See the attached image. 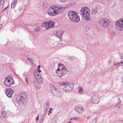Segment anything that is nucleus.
I'll list each match as a JSON object with an SVG mask.
<instances>
[{"instance_id":"1","label":"nucleus","mask_w":123,"mask_h":123,"mask_svg":"<svg viewBox=\"0 0 123 123\" xmlns=\"http://www.w3.org/2000/svg\"><path fill=\"white\" fill-rule=\"evenodd\" d=\"M65 9V7L57 6L50 7L47 10V12L49 15L53 16L62 12Z\"/></svg>"},{"instance_id":"2","label":"nucleus","mask_w":123,"mask_h":123,"mask_svg":"<svg viewBox=\"0 0 123 123\" xmlns=\"http://www.w3.org/2000/svg\"><path fill=\"white\" fill-rule=\"evenodd\" d=\"M68 16L71 21L74 22H78L80 20L78 13L74 11H70L68 12Z\"/></svg>"},{"instance_id":"3","label":"nucleus","mask_w":123,"mask_h":123,"mask_svg":"<svg viewBox=\"0 0 123 123\" xmlns=\"http://www.w3.org/2000/svg\"><path fill=\"white\" fill-rule=\"evenodd\" d=\"M27 94L24 92L18 95L16 101L17 103L19 105H21L25 102L27 99Z\"/></svg>"},{"instance_id":"4","label":"nucleus","mask_w":123,"mask_h":123,"mask_svg":"<svg viewBox=\"0 0 123 123\" xmlns=\"http://www.w3.org/2000/svg\"><path fill=\"white\" fill-rule=\"evenodd\" d=\"M90 10L87 7H82L80 10V14L86 20L88 21L90 19Z\"/></svg>"},{"instance_id":"5","label":"nucleus","mask_w":123,"mask_h":123,"mask_svg":"<svg viewBox=\"0 0 123 123\" xmlns=\"http://www.w3.org/2000/svg\"><path fill=\"white\" fill-rule=\"evenodd\" d=\"M41 71L39 68H37V71L35 70L34 71V75L36 81L38 83L41 84L43 83V81L39 73L41 72Z\"/></svg>"},{"instance_id":"6","label":"nucleus","mask_w":123,"mask_h":123,"mask_svg":"<svg viewBox=\"0 0 123 123\" xmlns=\"http://www.w3.org/2000/svg\"><path fill=\"white\" fill-rule=\"evenodd\" d=\"M56 73L59 77H62L64 75L68 74V71L67 68L65 66L60 69V68H58L56 71Z\"/></svg>"},{"instance_id":"7","label":"nucleus","mask_w":123,"mask_h":123,"mask_svg":"<svg viewBox=\"0 0 123 123\" xmlns=\"http://www.w3.org/2000/svg\"><path fill=\"white\" fill-rule=\"evenodd\" d=\"M110 23V21L106 18L101 19L98 22L99 24L105 28H107L109 26Z\"/></svg>"},{"instance_id":"8","label":"nucleus","mask_w":123,"mask_h":123,"mask_svg":"<svg viewBox=\"0 0 123 123\" xmlns=\"http://www.w3.org/2000/svg\"><path fill=\"white\" fill-rule=\"evenodd\" d=\"M4 83L6 85L9 86L14 83V81L12 77L10 76H8L5 78Z\"/></svg>"},{"instance_id":"9","label":"nucleus","mask_w":123,"mask_h":123,"mask_svg":"<svg viewBox=\"0 0 123 123\" xmlns=\"http://www.w3.org/2000/svg\"><path fill=\"white\" fill-rule=\"evenodd\" d=\"M115 25L116 28L117 30H123V19L118 20L116 22Z\"/></svg>"},{"instance_id":"10","label":"nucleus","mask_w":123,"mask_h":123,"mask_svg":"<svg viewBox=\"0 0 123 123\" xmlns=\"http://www.w3.org/2000/svg\"><path fill=\"white\" fill-rule=\"evenodd\" d=\"M67 83L64 88L63 89L66 91L69 92L72 90L74 86L73 84H70L69 82H67Z\"/></svg>"},{"instance_id":"11","label":"nucleus","mask_w":123,"mask_h":123,"mask_svg":"<svg viewBox=\"0 0 123 123\" xmlns=\"http://www.w3.org/2000/svg\"><path fill=\"white\" fill-rule=\"evenodd\" d=\"M5 93L8 97L11 98L12 97V95L14 93V91L11 89L7 88L6 89Z\"/></svg>"},{"instance_id":"12","label":"nucleus","mask_w":123,"mask_h":123,"mask_svg":"<svg viewBox=\"0 0 123 123\" xmlns=\"http://www.w3.org/2000/svg\"><path fill=\"white\" fill-rule=\"evenodd\" d=\"M99 97L97 95H94L92 97L91 101L93 103L97 104L99 101Z\"/></svg>"},{"instance_id":"13","label":"nucleus","mask_w":123,"mask_h":123,"mask_svg":"<svg viewBox=\"0 0 123 123\" xmlns=\"http://www.w3.org/2000/svg\"><path fill=\"white\" fill-rule=\"evenodd\" d=\"M52 94L55 96L58 97H60L62 95V93L61 91L58 88Z\"/></svg>"},{"instance_id":"14","label":"nucleus","mask_w":123,"mask_h":123,"mask_svg":"<svg viewBox=\"0 0 123 123\" xmlns=\"http://www.w3.org/2000/svg\"><path fill=\"white\" fill-rule=\"evenodd\" d=\"M75 111L80 114L82 113L84 111L83 107L81 105H78L76 107Z\"/></svg>"},{"instance_id":"15","label":"nucleus","mask_w":123,"mask_h":123,"mask_svg":"<svg viewBox=\"0 0 123 123\" xmlns=\"http://www.w3.org/2000/svg\"><path fill=\"white\" fill-rule=\"evenodd\" d=\"M64 31L62 30H59L57 31L56 32V36L60 39L61 40L62 39V35L64 33Z\"/></svg>"},{"instance_id":"16","label":"nucleus","mask_w":123,"mask_h":123,"mask_svg":"<svg viewBox=\"0 0 123 123\" xmlns=\"http://www.w3.org/2000/svg\"><path fill=\"white\" fill-rule=\"evenodd\" d=\"M55 23L54 21H50L48 22V27H46V29H48L49 28H50L53 27H54L55 25Z\"/></svg>"},{"instance_id":"17","label":"nucleus","mask_w":123,"mask_h":123,"mask_svg":"<svg viewBox=\"0 0 123 123\" xmlns=\"http://www.w3.org/2000/svg\"><path fill=\"white\" fill-rule=\"evenodd\" d=\"M49 104L48 102L45 103L43 105V108L44 111V112H46L48 111L49 109Z\"/></svg>"},{"instance_id":"18","label":"nucleus","mask_w":123,"mask_h":123,"mask_svg":"<svg viewBox=\"0 0 123 123\" xmlns=\"http://www.w3.org/2000/svg\"><path fill=\"white\" fill-rule=\"evenodd\" d=\"M49 89L51 92L52 93L58 88L53 84H51L49 86Z\"/></svg>"},{"instance_id":"19","label":"nucleus","mask_w":123,"mask_h":123,"mask_svg":"<svg viewBox=\"0 0 123 123\" xmlns=\"http://www.w3.org/2000/svg\"><path fill=\"white\" fill-rule=\"evenodd\" d=\"M98 8L95 7L93 8L91 11V13L92 14H95L98 12Z\"/></svg>"},{"instance_id":"20","label":"nucleus","mask_w":123,"mask_h":123,"mask_svg":"<svg viewBox=\"0 0 123 123\" xmlns=\"http://www.w3.org/2000/svg\"><path fill=\"white\" fill-rule=\"evenodd\" d=\"M17 0H13L11 4V7L12 8H14L16 5Z\"/></svg>"},{"instance_id":"21","label":"nucleus","mask_w":123,"mask_h":123,"mask_svg":"<svg viewBox=\"0 0 123 123\" xmlns=\"http://www.w3.org/2000/svg\"><path fill=\"white\" fill-rule=\"evenodd\" d=\"M4 0H0V8L2 9L4 6Z\"/></svg>"},{"instance_id":"22","label":"nucleus","mask_w":123,"mask_h":123,"mask_svg":"<svg viewBox=\"0 0 123 123\" xmlns=\"http://www.w3.org/2000/svg\"><path fill=\"white\" fill-rule=\"evenodd\" d=\"M79 89V93H82L83 92V90L82 88L80 86H79L78 88Z\"/></svg>"},{"instance_id":"23","label":"nucleus","mask_w":123,"mask_h":123,"mask_svg":"<svg viewBox=\"0 0 123 123\" xmlns=\"http://www.w3.org/2000/svg\"><path fill=\"white\" fill-rule=\"evenodd\" d=\"M58 121V120L57 117H54L52 120V123H56Z\"/></svg>"},{"instance_id":"24","label":"nucleus","mask_w":123,"mask_h":123,"mask_svg":"<svg viewBox=\"0 0 123 123\" xmlns=\"http://www.w3.org/2000/svg\"><path fill=\"white\" fill-rule=\"evenodd\" d=\"M122 64V63H121V62H116L114 63V65L115 67L119 66L120 64Z\"/></svg>"},{"instance_id":"25","label":"nucleus","mask_w":123,"mask_h":123,"mask_svg":"<svg viewBox=\"0 0 123 123\" xmlns=\"http://www.w3.org/2000/svg\"><path fill=\"white\" fill-rule=\"evenodd\" d=\"M58 65L59 66V68H60V69L62 68V67H64L65 66L64 65L61 63H59L58 64Z\"/></svg>"},{"instance_id":"26","label":"nucleus","mask_w":123,"mask_h":123,"mask_svg":"<svg viewBox=\"0 0 123 123\" xmlns=\"http://www.w3.org/2000/svg\"><path fill=\"white\" fill-rule=\"evenodd\" d=\"M117 101L118 102L117 104L115 105V106H117V105H119L121 102V101L120 100V99L119 98H117Z\"/></svg>"},{"instance_id":"27","label":"nucleus","mask_w":123,"mask_h":123,"mask_svg":"<svg viewBox=\"0 0 123 123\" xmlns=\"http://www.w3.org/2000/svg\"><path fill=\"white\" fill-rule=\"evenodd\" d=\"M66 84H67V82H62L59 83V85H60V86H65Z\"/></svg>"},{"instance_id":"28","label":"nucleus","mask_w":123,"mask_h":123,"mask_svg":"<svg viewBox=\"0 0 123 123\" xmlns=\"http://www.w3.org/2000/svg\"><path fill=\"white\" fill-rule=\"evenodd\" d=\"M48 22H47L46 21H45L44 22V23H43V25L42 26H43V27H46V25H48Z\"/></svg>"},{"instance_id":"29","label":"nucleus","mask_w":123,"mask_h":123,"mask_svg":"<svg viewBox=\"0 0 123 123\" xmlns=\"http://www.w3.org/2000/svg\"><path fill=\"white\" fill-rule=\"evenodd\" d=\"M43 6L44 7L46 8L48 6V4L46 2H45L43 3Z\"/></svg>"},{"instance_id":"30","label":"nucleus","mask_w":123,"mask_h":123,"mask_svg":"<svg viewBox=\"0 0 123 123\" xmlns=\"http://www.w3.org/2000/svg\"><path fill=\"white\" fill-rule=\"evenodd\" d=\"M40 27H37L34 29V31L35 32H37L40 30Z\"/></svg>"},{"instance_id":"31","label":"nucleus","mask_w":123,"mask_h":123,"mask_svg":"<svg viewBox=\"0 0 123 123\" xmlns=\"http://www.w3.org/2000/svg\"><path fill=\"white\" fill-rule=\"evenodd\" d=\"M98 117H96L93 121L92 123H96L98 119Z\"/></svg>"},{"instance_id":"32","label":"nucleus","mask_w":123,"mask_h":123,"mask_svg":"<svg viewBox=\"0 0 123 123\" xmlns=\"http://www.w3.org/2000/svg\"><path fill=\"white\" fill-rule=\"evenodd\" d=\"M36 88L37 89H39L40 88V86L39 85V86H36Z\"/></svg>"},{"instance_id":"33","label":"nucleus","mask_w":123,"mask_h":123,"mask_svg":"<svg viewBox=\"0 0 123 123\" xmlns=\"http://www.w3.org/2000/svg\"><path fill=\"white\" fill-rule=\"evenodd\" d=\"M73 120H78V118L77 117H73Z\"/></svg>"},{"instance_id":"34","label":"nucleus","mask_w":123,"mask_h":123,"mask_svg":"<svg viewBox=\"0 0 123 123\" xmlns=\"http://www.w3.org/2000/svg\"><path fill=\"white\" fill-rule=\"evenodd\" d=\"M121 63L122 64L123 63V56H121Z\"/></svg>"},{"instance_id":"35","label":"nucleus","mask_w":123,"mask_h":123,"mask_svg":"<svg viewBox=\"0 0 123 123\" xmlns=\"http://www.w3.org/2000/svg\"><path fill=\"white\" fill-rule=\"evenodd\" d=\"M61 2H64L67 0H59Z\"/></svg>"},{"instance_id":"36","label":"nucleus","mask_w":123,"mask_h":123,"mask_svg":"<svg viewBox=\"0 0 123 123\" xmlns=\"http://www.w3.org/2000/svg\"><path fill=\"white\" fill-rule=\"evenodd\" d=\"M2 115L3 117V118L5 117V115L4 114L3 112H2Z\"/></svg>"},{"instance_id":"37","label":"nucleus","mask_w":123,"mask_h":123,"mask_svg":"<svg viewBox=\"0 0 123 123\" xmlns=\"http://www.w3.org/2000/svg\"><path fill=\"white\" fill-rule=\"evenodd\" d=\"M27 79H28L27 78H26L25 80H26V82L27 84H28V81Z\"/></svg>"},{"instance_id":"38","label":"nucleus","mask_w":123,"mask_h":123,"mask_svg":"<svg viewBox=\"0 0 123 123\" xmlns=\"http://www.w3.org/2000/svg\"><path fill=\"white\" fill-rule=\"evenodd\" d=\"M39 116H37L36 118V121L38 120L39 119Z\"/></svg>"},{"instance_id":"39","label":"nucleus","mask_w":123,"mask_h":123,"mask_svg":"<svg viewBox=\"0 0 123 123\" xmlns=\"http://www.w3.org/2000/svg\"><path fill=\"white\" fill-rule=\"evenodd\" d=\"M27 59L31 62V61L32 60L30 58H28Z\"/></svg>"},{"instance_id":"40","label":"nucleus","mask_w":123,"mask_h":123,"mask_svg":"<svg viewBox=\"0 0 123 123\" xmlns=\"http://www.w3.org/2000/svg\"><path fill=\"white\" fill-rule=\"evenodd\" d=\"M90 118V116H88L87 117V119H89Z\"/></svg>"},{"instance_id":"41","label":"nucleus","mask_w":123,"mask_h":123,"mask_svg":"<svg viewBox=\"0 0 123 123\" xmlns=\"http://www.w3.org/2000/svg\"><path fill=\"white\" fill-rule=\"evenodd\" d=\"M109 65L110 63H111V60H109L108 61Z\"/></svg>"},{"instance_id":"42","label":"nucleus","mask_w":123,"mask_h":123,"mask_svg":"<svg viewBox=\"0 0 123 123\" xmlns=\"http://www.w3.org/2000/svg\"><path fill=\"white\" fill-rule=\"evenodd\" d=\"M19 10L20 11L22 10L23 8L22 7H21L20 8H19Z\"/></svg>"},{"instance_id":"43","label":"nucleus","mask_w":123,"mask_h":123,"mask_svg":"<svg viewBox=\"0 0 123 123\" xmlns=\"http://www.w3.org/2000/svg\"><path fill=\"white\" fill-rule=\"evenodd\" d=\"M49 113H52L51 111L50 110L49 111Z\"/></svg>"},{"instance_id":"44","label":"nucleus","mask_w":123,"mask_h":123,"mask_svg":"<svg viewBox=\"0 0 123 123\" xmlns=\"http://www.w3.org/2000/svg\"><path fill=\"white\" fill-rule=\"evenodd\" d=\"M41 67V66L40 65H39L38 66L37 68H39Z\"/></svg>"},{"instance_id":"45","label":"nucleus","mask_w":123,"mask_h":123,"mask_svg":"<svg viewBox=\"0 0 123 123\" xmlns=\"http://www.w3.org/2000/svg\"><path fill=\"white\" fill-rule=\"evenodd\" d=\"M121 106H118V108H121Z\"/></svg>"},{"instance_id":"46","label":"nucleus","mask_w":123,"mask_h":123,"mask_svg":"<svg viewBox=\"0 0 123 123\" xmlns=\"http://www.w3.org/2000/svg\"><path fill=\"white\" fill-rule=\"evenodd\" d=\"M2 24L0 25V29H1V28L2 27Z\"/></svg>"},{"instance_id":"47","label":"nucleus","mask_w":123,"mask_h":123,"mask_svg":"<svg viewBox=\"0 0 123 123\" xmlns=\"http://www.w3.org/2000/svg\"><path fill=\"white\" fill-rule=\"evenodd\" d=\"M50 110L51 111L52 110V109L51 108H50Z\"/></svg>"},{"instance_id":"48","label":"nucleus","mask_w":123,"mask_h":123,"mask_svg":"<svg viewBox=\"0 0 123 123\" xmlns=\"http://www.w3.org/2000/svg\"><path fill=\"white\" fill-rule=\"evenodd\" d=\"M67 123H71V121H69V122H68Z\"/></svg>"},{"instance_id":"49","label":"nucleus","mask_w":123,"mask_h":123,"mask_svg":"<svg viewBox=\"0 0 123 123\" xmlns=\"http://www.w3.org/2000/svg\"><path fill=\"white\" fill-rule=\"evenodd\" d=\"M73 120V118H72L71 119V120Z\"/></svg>"},{"instance_id":"50","label":"nucleus","mask_w":123,"mask_h":123,"mask_svg":"<svg viewBox=\"0 0 123 123\" xmlns=\"http://www.w3.org/2000/svg\"><path fill=\"white\" fill-rule=\"evenodd\" d=\"M50 113H48V115H50Z\"/></svg>"},{"instance_id":"51","label":"nucleus","mask_w":123,"mask_h":123,"mask_svg":"<svg viewBox=\"0 0 123 123\" xmlns=\"http://www.w3.org/2000/svg\"><path fill=\"white\" fill-rule=\"evenodd\" d=\"M7 8V7L6 8L5 10H6Z\"/></svg>"},{"instance_id":"52","label":"nucleus","mask_w":123,"mask_h":123,"mask_svg":"<svg viewBox=\"0 0 123 123\" xmlns=\"http://www.w3.org/2000/svg\"><path fill=\"white\" fill-rule=\"evenodd\" d=\"M26 26H28V25H27Z\"/></svg>"}]
</instances>
